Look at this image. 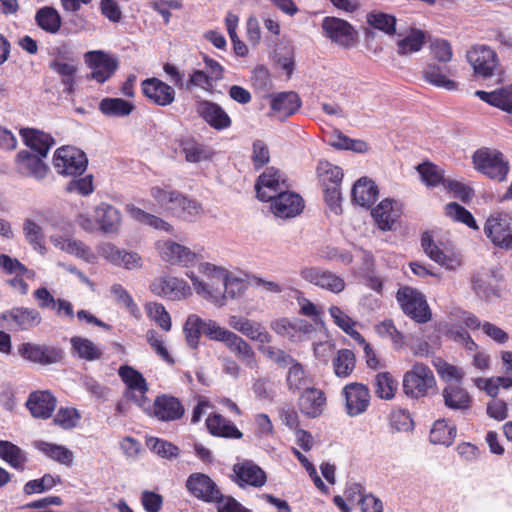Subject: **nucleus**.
I'll list each match as a JSON object with an SVG mask.
<instances>
[{
  "instance_id": "nucleus-1",
  "label": "nucleus",
  "mask_w": 512,
  "mask_h": 512,
  "mask_svg": "<svg viewBox=\"0 0 512 512\" xmlns=\"http://www.w3.org/2000/svg\"><path fill=\"white\" fill-rule=\"evenodd\" d=\"M198 272L203 279H200L193 271L186 273L196 294L216 306H223L225 294H223L222 287L228 271L222 267L204 262L199 264Z\"/></svg>"
},
{
  "instance_id": "nucleus-2",
  "label": "nucleus",
  "mask_w": 512,
  "mask_h": 512,
  "mask_svg": "<svg viewBox=\"0 0 512 512\" xmlns=\"http://www.w3.org/2000/svg\"><path fill=\"white\" fill-rule=\"evenodd\" d=\"M436 385L437 382L433 371L428 365L422 362H415L411 368L404 373L402 379L404 394L414 400L427 397L435 390Z\"/></svg>"
},
{
  "instance_id": "nucleus-3",
  "label": "nucleus",
  "mask_w": 512,
  "mask_h": 512,
  "mask_svg": "<svg viewBox=\"0 0 512 512\" xmlns=\"http://www.w3.org/2000/svg\"><path fill=\"white\" fill-rule=\"evenodd\" d=\"M150 195L161 206L184 219L198 216L202 213L201 205L176 190H166L159 186L150 189Z\"/></svg>"
},
{
  "instance_id": "nucleus-4",
  "label": "nucleus",
  "mask_w": 512,
  "mask_h": 512,
  "mask_svg": "<svg viewBox=\"0 0 512 512\" xmlns=\"http://www.w3.org/2000/svg\"><path fill=\"white\" fill-rule=\"evenodd\" d=\"M76 222L87 232L99 229L105 234L116 233L121 225V214L114 206L101 203L94 210V220L87 214L80 213Z\"/></svg>"
},
{
  "instance_id": "nucleus-5",
  "label": "nucleus",
  "mask_w": 512,
  "mask_h": 512,
  "mask_svg": "<svg viewBox=\"0 0 512 512\" xmlns=\"http://www.w3.org/2000/svg\"><path fill=\"white\" fill-rule=\"evenodd\" d=\"M135 403L149 416L159 421H176L183 417L185 408L174 396L162 394L155 398L151 404L148 399H135Z\"/></svg>"
},
{
  "instance_id": "nucleus-6",
  "label": "nucleus",
  "mask_w": 512,
  "mask_h": 512,
  "mask_svg": "<svg viewBox=\"0 0 512 512\" xmlns=\"http://www.w3.org/2000/svg\"><path fill=\"white\" fill-rule=\"evenodd\" d=\"M472 160L475 169L490 179L498 182L506 180L510 168L500 151L481 148L474 152Z\"/></svg>"
},
{
  "instance_id": "nucleus-7",
  "label": "nucleus",
  "mask_w": 512,
  "mask_h": 512,
  "mask_svg": "<svg viewBox=\"0 0 512 512\" xmlns=\"http://www.w3.org/2000/svg\"><path fill=\"white\" fill-rule=\"evenodd\" d=\"M484 234L500 249L512 250V216L504 211L491 213L484 224Z\"/></svg>"
},
{
  "instance_id": "nucleus-8",
  "label": "nucleus",
  "mask_w": 512,
  "mask_h": 512,
  "mask_svg": "<svg viewBox=\"0 0 512 512\" xmlns=\"http://www.w3.org/2000/svg\"><path fill=\"white\" fill-rule=\"evenodd\" d=\"M397 300L406 315L418 323H426L431 319V311L422 293L411 287L400 288Z\"/></svg>"
},
{
  "instance_id": "nucleus-9",
  "label": "nucleus",
  "mask_w": 512,
  "mask_h": 512,
  "mask_svg": "<svg viewBox=\"0 0 512 512\" xmlns=\"http://www.w3.org/2000/svg\"><path fill=\"white\" fill-rule=\"evenodd\" d=\"M87 163L86 155L71 146L58 148L53 159L57 173L66 176L81 175L86 170Z\"/></svg>"
},
{
  "instance_id": "nucleus-10",
  "label": "nucleus",
  "mask_w": 512,
  "mask_h": 512,
  "mask_svg": "<svg viewBox=\"0 0 512 512\" xmlns=\"http://www.w3.org/2000/svg\"><path fill=\"white\" fill-rule=\"evenodd\" d=\"M466 58L475 75L479 77H492L499 70V60L496 52L486 45L473 46L467 51Z\"/></svg>"
},
{
  "instance_id": "nucleus-11",
  "label": "nucleus",
  "mask_w": 512,
  "mask_h": 512,
  "mask_svg": "<svg viewBox=\"0 0 512 512\" xmlns=\"http://www.w3.org/2000/svg\"><path fill=\"white\" fill-rule=\"evenodd\" d=\"M150 289L155 295L173 301H182L192 295V289L184 279L169 275L156 278Z\"/></svg>"
},
{
  "instance_id": "nucleus-12",
  "label": "nucleus",
  "mask_w": 512,
  "mask_h": 512,
  "mask_svg": "<svg viewBox=\"0 0 512 512\" xmlns=\"http://www.w3.org/2000/svg\"><path fill=\"white\" fill-rule=\"evenodd\" d=\"M289 187L286 177L276 168H267L255 184L257 197L261 201H271Z\"/></svg>"
},
{
  "instance_id": "nucleus-13",
  "label": "nucleus",
  "mask_w": 512,
  "mask_h": 512,
  "mask_svg": "<svg viewBox=\"0 0 512 512\" xmlns=\"http://www.w3.org/2000/svg\"><path fill=\"white\" fill-rule=\"evenodd\" d=\"M157 250L163 261L175 266L189 267L198 260L196 252L171 240L159 241Z\"/></svg>"
},
{
  "instance_id": "nucleus-14",
  "label": "nucleus",
  "mask_w": 512,
  "mask_h": 512,
  "mask_svg": "<svg viewBox=\"0 0 512 512\" xmlns=\"http://www.w3.org/2000/svg\"><path fill=\"white\" fill-rule=\"evenodd\" d=\"M18 352L24 359L41 365L56 364L64 358L61 348L50 345L23 343L19 346Z\"/></svg>"
},
{
  "instance_id": "nucleus-15",
  "label": "nucleus",
  "mask_w": 512,
  "mask_h": 512,
  "mask_svg": "<svg viewBox=\"0 0 512 512\" xmlns=\"http://www.w3.org/2000/svg\"><path fill=\"white\" fill-rule=\"evenodd\" d=\"M85 61L90 67L91 78L99 83L107 81L117 70V60L108 53L98 50L85 54Z\"/></svg>"
},
{
  "instance_id": "nucleus-16",
  "label": "nucleus",
  "mask_w": 512,
  "mask_h": 512,
  "mask_svg": "<svg viewBox=\"0 0 512 512\" xmlns=\"http://www.w3.org/2000/svg\"><path fill=\"white\" fill-rule=\"evenodd\" d=\"M141 88L144 96L155 105L166 107L175 101L174 88L156 77L143 80Z\"/></svg>"
},
{
  "instance_id": "nucleus-17",
  "label": "nucleus",
  "mask_w": 512,
  "mask_h": 512,
  "mask_svg": "<svg viewBox=\"0 0 512 512\" xmlns=\"http://www.w3.org/2000/svg\"><path fill=\"white\" fill-rule=\"evenodd\" d=\"M325 35L333 42L350 47L355 42L356 31L345 20L336 17H326L322 22Z\"/></svg>"
},
{
  "instance_id": "nucleus-18",
  "label": "nucleus",
  "mask_w": 512,
  "mask_h": 512,
  "mask_svg": "<svg viewBox=\"0 0 512 512\" xmlns=\"http://www.w3.org/2000/svg\"><path fill=\"white\" fill-rule=\"evenodd\" d=\"M3 319L12 329L19 331L31 330L42 321L40 312L28 307H13L3 314Z\"/></svg>"
},
{
  "instance_id": "nucleus-19",
  "label": "nucleus",
  "mask_w": 512,
  "mask_h": 512,
  "mask_svg": "<svg viewBox=\"0 0 512 512\" xmlns=\"http://www.w3.org/2000/svg\"><path fill=\"white\" fill-rule=\"evenodd\" d=\"M270 202L273 214L282 219L296 217L304 208L301 196L289 191L279 193Z\"/></svg>"
},
{
  "instance_id": "nucleus-20",
  "label": "nucleus",
  "mask_w": 512,
  "mask_h": 512,
  "mask_svg": "<svg viewBox=\"0 0 512 512\" xmlns=\"http://www.w3.org/2000/svg\"><path fill=\"white\" fill-rule=\"evenodd\" d=\"M228 324L232 329L260 345L269 344L272 341V336L260 323L248 318L232 315L229 317Z\"/></svg>"
},
{
  "instance_id": "nucleus-21",
  "label": "nucleus",
  "mask_w": 512,
  "mask_h": 512,
  "mask_svg": "<svg viewBox=\"0 0 512 512\" xmlns=\"http://www.w3.org/2000/svg\"><path fill=\"white\" fill-rule=\"evenodd\" d=\"M300 275L305 281L333 293H340L345 289V281L340 276L329 271L317 268H304L301 270Z\"/></svg>"
},
{
  "instance_id": "nucleus-22",
  "label": "nucleus",
  "mask_w": 512,
  "mask_h": 512,
  "mask_svg": "<svg viewBox=\"0 0 512 512\" xmlns=\"http://www.w3.org/2000/svg\"><path fill=\"white\" fill-rule=\"evenodd\" d=\"M346 399V409L350 416L365 412L369 406L370 394L366 386L360 383H350L343 389Z\"/></svg>"
},
{
  "instance_id": "nucleus-23",
  "label": "nucleus",
  "mask_w": 512,
  "mask_h": 512,
  "mask_svg": "<svg viewBox=\"0 0 512 512\" xmlns=\"http://www.w3.org/2000/svg\"><path fill=\"white\" fill-rule=\"evenodd\" d=\"M189 492L198 499L205 502H213L219 498L220 490L215 482L202 473L191 474L186 482Z\"/></svg>"
},
{
  "instance_id": "nucleus-24",
  "label": "nucleus",
  "mask_w": 512,
  "mask_h": 512,
  "mask_svg": "<svg viewBox=\"0 0 512 512\" xmlns=\"http://www.w3.org/2000/svg\"><path fill=\"white\" fill-rule=\"evenodd\" d=\"M199 116L212 128L223 130L231 126V118L225 110L215 102L201 100L196 107Z\"/></svg>"
},
{
  "instance_id": "nucleus-25",
  "label": "nucleus",
  "mask_w": 512,
  "mask_h": 512,
  "mask_svg": "<svg viewBox=\"0 0 512 512\" xmlns=\"http://www.w3.org/2000/svg\"><path fill=\"white\" fill-rule=\"evenodd\" d=\"M421 245L424 252L431 260L445 267L447 270L456 271L461 266L462 260L460 255L456 253L446 254L443 252L433 242L428 233L422 235Z\"/></svg>"
},
{
  "instance_id": "nucleus-26",
  "label": "nucleus",
  "mask_w": 512,
  "mask_h": 512,
  "mask_svg": "<svg viewBox=\"0 0 512 512\" xmlns=\"http://www.w3.org/2000/svg\"><path fill=\"white\" fill-rule=\"evenodd\" d=\"M44 158L41 155L22 150L17 154L16 159L18 171L24 176L42 180L46 177L48 170L47 165L43 162Z\"/></svg>"
},
{
  "instance_id": "nucleus-27",
  "label": "nucleus",
  "mask_w": 512,
  "mask_h": 512,
  "mask_svg": "<svg viewBox=\"0 0 512 512\" xmlns=\"http://www.w3.org/2000/svg\"><path fill=\"white\" fill-rule=\"evenodd\" d=\"M442 397L444 405L455 411H466L472 404V398L461 382L448 383L442 390Z\"/></svg>"
},
{
  "instance_id": "nucleus-28",
  "label": "nucleus",
  "mask_w": 512,
  "mask_h": 512,
  "mask_svg": "<svg viewBox=\"0 0 512 512\" xmlns=\"http://www.w3.org/2000/svg\"><path fill=\"white\" fill-rule=\"evenodd\" d=\"M326 407L325 393L315 387H307L299 398L301 412L309 418H317Z\"/></svg>"
},
{
  "instance_id": "nucleus-29",
  "label": "nucleus",
  "mask_w": 512,
  "mask_h": 512,
  "mask_svg": "<svg viewBox=\"0 0 512 512\" xmlns=\"http://www.w3.org/2000/svg\"><path fill=\"white\" fill-rule=\"evenodd\" d=\"M118 374L128 387V397L135 402V399H148L146 392L148 385L140 372L133 367L123 365L119 368Z\"/></svg>"
},
{
  "instance_id": "nucleus-30",
  "label": "nucleus",
  "mask_w": 512,
  "mask_h": 512,
  "mask_svg": "<svg viewBox=\"0 0 512 512\" xmlns=\"http://www.w3.org/2000/svg\"><path fill=\"white\" fill-rule=\"evenodd\" d=\"M26 406L35 418H49L56 407V398L49 391L32 392Z\"/></svg>"
},
{
  "instance_id": "nucleus-31",
  "label": "nucleus",
  "mask_w": 512,
  "mask_h": 512,
  "mask_svg": "<svg viewBox=\"0 0 512 512\" xmlns=\"http://www.w3.org/2000/svg\"><path fill=\"white\" fill-rule=\"evenodd\" d=\"M400 208L397 202L390 199L381 201L371 211V215L378 227L383 231L392 230L397 219L400 217Z\"/></svg>"
},
{
  "instance_id": "nucleus-32",
  "label": "nucleus",
  "mask_w": 512,
  "mask_h": 512,
  "mask_svg": "<svg viewBox=\"0 0 512 512\" xmlns=\"http://www.w3.org/2000/svg\"><path fill=\"white\" fill-rule=\"evenodd\" d=\"M225 346L249 369L258 367L254 350L247 341L236 333L231 334Z\"/></svg>"
},
{
  "instance_id": "nucleus-33",
  "label": "nucleus",
  "mask_w": 512,
  "mask_h": 512,
  "mask_svg": "<svg viewBox=\"0 0 512 512\" xmlns=\"http://www.w3.org/2000/svg\"><path fill=\"white\" fill-rule=\"evenodd\" d=\"M26 146L37 152V155L46 157L55 141L50 134L37 129L26 128L20 131Z\"/></svg>"
},
{
  "instance_id": "nucleus-34",
  "label": "nucleus",
  "mask_w": 512,
  "mask_h": 512,
  "mask_svg": "<svg viewBox=\"0 0 512 512\" xmlns=\"http://www.w3.org/2000/svg\"><path fill=\"white\" fill-rule=\"evenodd\" d=\"M70 343L72 354L82 360L93 362L102 358V349L88 338L74 336L70 339Z\"/></svg>"
},
{
  "instance_id": "nucleus-35",
  "label": "nucleus",
  "mask_w": 512,
  "mask_h": 512,
  "mask_svg": "<svg viewBox=\"0 0 512 512\" xmlns=\"http://www.w3.org/2000/svg\"><path fill=\"white\" fill-rule=\"evenodd\" d=\"M180 146L185 160L190 163L207 161L214 155V151L210 146L200 143L193 138L183 139Z\"/></svg>"
},
{
  "instance_id": "nucleus-36",
  "label": "nucleus",
  "mask_w": 512,
  "mask_h": 512,
  "mask_svg": "<svg viewBox=\"0 0 512 512\" xmlns=\"http://www.w3.org/2000/svg\"><path fill=\"white\" fill-rule=\"evenodd\" d=\"M475 95L505 112L512 111V84L492 92L477 90Z\"/></svg>"
},
{
  "instance_id": "nucleus-37",
  "label": "nucleus",
  "mask_w": 512,
  "mask_h": 512,
  "mask_svg": "<svg viewBox=\"0 0 512 512\" xmlns=\"http://www.w3.org/2000/svg\"><path fill=\"white\" fill-rule=\"evenodd\" d=\"M234 472L237 479L241 482L240 485L244 483L254 487H261L266 483V473L252 462L247 461L236 465Z\"/></svg>"
},
{
  "instance_id": "nucleus-38",
  "label": "nucleus",
  "mask_w": 512,
  "mask_h": 512,
  "mask_svg": "<svg viewBox=\"0 0 512 512\" xmlns=\"http://www.w3.org/2000/svg\"><path fill=\"white\" fill-rule=\"evenodd\" d=\"M206 425L212 435L225 438H242V432L229 420L220 414L210 415L206 420Z\"/></svg>"
},
{
  "instance_id": "nucleus-39",
  "label": "nucleus",
  "mask_w": 512,
  "mask_h": 512,
  "mask_svg": "<svg viewBox=\"0 0 512 512\" xmlns=\"http://www.w3.org/2000/svg\"><path fill=\"white\" fill-rule=\"evenodd\" d=\"M378 196V188L375 183L366 178H360L352 188V197L354 201L363 207H369Z\"/></svg>"
},
{
  "instance_id": "nucleus-40",
  "label": "nucleus",
  "mask_w": 512,
  "mask_h": 512,
  "mask_svg": "<svg viewBox=\"0 0 512 512\" xmlns=\"http://www.w3.org/2000/svg\"><path fill=\"white\" fill-rule=\"evenodd\" d=\"M447 69L436 64H427L422 71L423 78L428 83L452 91L457 89V83L448 78Z\"/></svg>"
},
{
  "instance_id": "nucleus-41",
  "label": "nucleus",
  "mask_w": 512,
  "mask_h": 512,
  "mask_svg": "<svg viewBox=\"0 0 512 512\" xmlns=\"http://www.w3.org/2000/svg\"><path fill=\"white\" fill-rule=\"evenodd\" d=\"M34 446L48 458L65 466H71L74 460V454L67 447L49 443L46 441H36Z\"/></svg>"
},
{
  "instance_id": "nucleus-42",
  "label": "nucleus",
  "mask_w": 512,
  "mask_h": 512,
  "mask_svg": "<svg viewBox=\"0 0 512 512\" xmlns=\"http://www.w3.org/2000/svg\"><path fill=\"white\" fill-rule=\"evenodd\" d=\"M26 242L40 255H45V236L42 227L30 218H26L22 225Z\"/></svg>"
},
{
  "instance_id": "nucleus-43",
  "label": "nucleus",
  "mask_w": 512,
  "mask_h": 512,
  "mask_svg": "<svg viewBox=\"0 0 512 512\" xmlns=\"http://www.w3.org/2000/svg\"><path fill=\"white\" fill-rule=\"evenodd\" d=\"M134 104L122 98H104L99 103V110L109 117H126L134 110Z\"/></svg>"
},
{
  "instance_id": "nucleus-44",
  "label": "nucleus",
  "mask_w": 512,
  "mask_h": 512,
  "mask_svg": "<svg viewBox=\"0 0 512 512\" xmlns=\"http://www.w3.org/2000/svg\"><path fill=\"white\" fill-rule=\"evenodd\" d=\"M37 25L47 33L56 34L62 25L58 11L50 6L40 8L35 15Z\"/></svg>"
},
{
  "instance_id": "nucleus-45",
  "label": "nucleus",
  "mask_w": 512,
  "mask_h": 512,
  "mask_svg": "<svg viewBox=\"0 0 512 512\" xmlns=\"http://www.w3.org/2000/svg\"><path fill=\"white\" fill-rule=\"evenodd\" d=\"M300 105L301 102L298 94L292 91L279 93L271 101L272 109L283 116L293 114Z\"/></svg>"
},
{
  "instance_id": "nucleus-46",
  "label": "nucleus",
  "mask_w": 512,
  "mask_h": 512,
  "mask_svg": "<svg viewBox=\"0 0 512 512\" xmlns=\"http://www.w3.org/2000/svg\"><path fill=\"white\" fill-rule=\"evenodd\" d=\"M456 437V428L449 426L445 420H437L434 422L430 431V441L433 444H441L449 446Z\"/></svg>"
},
{
  "instance_id": "nucleus-47",
  "label": "nucleus",
  "mask_w": 512,
  "mask_h": 512,
  "mask_svg": "<svg viewBox=\"0 0 512 512\" xmlns=\"http://www.w3.org/2000/svg\"><path fill=\"white\" fill-rule=\"evenodd\" d=\"M398 383L388 372H381L375 376L374 391L375 394L385 400H390L395 396Z\"/></svg>"
},
{
  "instance_id": "nucleus-48",
  "label": "nucleus",
  "mask_w": 512,
  "mask_h": 512,
  "mask_svg": "<svg viewBox=\"0 0 512 512\" xmlns=\"http://www.w3.org/2000/svg\"><path fill=\"white\" fill-rule=\"evenodd\" d=\"M110 292L114 297L117 305L125 308L127 312L135 319L141 318V312L134 302L132 296L128 291L120 284H113L110 288Z\"/></svg>"
},
{
  "instance_id": "nucleus-49",
  "label": "nucleus",
  "mask_w": 512,
  "mask_h": 512,
  "mask_svg": "<svg viewBox=\"0 0 512 512\" xmlns=\"http://www.w3.org/2000/svg\"><path fill=\"white\" fill-rule=\"evenodd\" d=\"M286 383L291 391L306 389L310 383V379L306 375L303 366L296 359L294 360V363L289 365Z\"/></svg>"
},
{
  "instance_id": "nucleus-50",
  "label": "nucleus",
  "mask_w": 512,
  "mask_h": 512,
  "mask_svg": "<svg viewBox=\"0 0 512 512\" xmlns=\"http://www.w3.org/2000/svg\"><path fill=\"white\" fill-rule=\"evenodd\" d=\"M205 321L196 314H191L187 317L183 327L186 341L189 347L195 349L199 343L201 333L204 334Z\"/></svg>"
},
{
  "instance_id": "nucleus-51",
  "label": "nucleus",
  "mask_w": 512,
  "mask_h": 512,
  "mask_svg": "<svg viewBox=\"0 0 512 512\" xmlns=\"http://www.w3.org/2000/svg\"><path fill=\"white\" fill-rule=\"evenodd\" d=\"M0 457L15 469H23L25 453L9 441H0Z\"/></svg>"
},
{
  "instance_id": "nucleus-52",
  "label": "nucleus",
  "mask_w": 512,
  "mask_h": 512,
  "mask_svg": "<svg viewBox=\"0 0 512 512\" xmlns=\"http://www.w3.org/2000/svg\"><path fill=\"white\" fill-rule=\"evenodd\" d=\"M425 43V34L422 30L411 29L410 33L403 39L398 41V53L408 55L418 52Z\"/></svg>"
},
{
  "instance_id": "nucleus-53",
  "label": "nucleus",
  "mask_w": 512,
  "mask_h": 512,
  "mask_svg": "<svg viewBox=\"0 0 512 512\" xmlns=\"http://www.w3.org/2000/svg\"><path fill=\"white\" fill-rule=\"evenodd\" d=\"M50 68L62 76V84L65 86L64 92L72 94L74 91V77L77 67L73 63L54 60L51 62Z\"/></svg>"
},
{
  "instance_id": "nucleus-54",
  "label": "nucleus",
  "mask_w": 512,
  "mask_h": 512,
  "mask_svg": "<svg viewBox=\"0 0 512 512\" xmlns=\"http://www.w3.org/2000/svg\"><path fill=\"white\" fill-rule=\"evenodd\" d=\"M417 170L421 176L422 181L428 187H436L439 184L443 185V182L446 179L444 170L430 162H425L418 165Z\"/></svg>"
},
{
  "instance_id": "nucleus-55",
  "label": "nucleus",
  "mask_w": 512,
  "mask_h": 512,
  "mask_svg": "<svg viewBox=\"0 0 512 512\" xmlns=\"http://www.w3.org/2000/svg\"><path fill=\"white\" fill-rule=\"evenodd\" d=\"M445 214L453 221L463 223L471 229H479V226L471 212L456 202L448 203L445 206Z\"/></svg>"
},
{
  "instance_id": "nucleus-56",
  "label": "nucleus",
  "mask_w": 512,
  "mask_h": 512,
  "mask_svg": "<svg viewBox=\"0 0 512 512\" xmlns=\"http://www.w3.org/2000/svg\"><path fill=\"white\" fill-rule=\"evenodd\" d=\"M146 446L164 459L172 460L179 456V448L164 439L157 437L147 438Z\"/></svg>"
},
{
  "instance_id": "nucleus-57",
  "label": "nucleus",
  "mask_w": 512,
  "mask_h": 512,
  "mask_svg": "<svg viewBox=\"0 0 512 512\" xmlns=\"http://www.w3.org/2000/svg\"><path fill=\"white\" fill-rule=\"evenodd\" d=\"M333 367L338 377H348L355 367L354 353L348 349L339 350L333 360Z\"/></svg>"
},
{
  "instance_id": "nucleus-58",
  "label": "nucleus",
  "mask_w": 512,
  "mask_h": 512,
  "mask_svg": "<svg viewBox=\"0 0 512 512\" xmlns=\"http://www.w3.org/2000/svg\"><path fill=\"white\" fill-rule=\"evenodd\" d=\"M317 171L324 186L340 185L343 179L342 169L328 161H320Z\"/></svg>"
},
{
  "instance_id": "nucleus-59",
  "label": "nucleus",
  "mask_w": 512,
  "mask_h": 512,
  "mask_svg": "<svg viewBox=\"0 0 512 512\" xmlns=\"http://www.w3.org/2000/svg\"><path fill=\"white\" fill-rule=\"evenodd\" d=\"M145 311L148 317L155 321L163 330L169 331L171 329V317L162 304L148 302L145 305Z\"/></svg>"
},
{
  "instance_id": "nucleus-60",
  "label": "nucleus",
  "mask_w": 512,
  "mask_h": 512,
  "mask_svg": "<svg viewBox=\"0 0 512 512\" xmlns=\"http://www.w3.org/2000/svg\"><path fill=\"white\" fill-rule=\"evenodd\" d=\"M0 267L6 274H13L15 276H26L27 278H34L35 273L29 270L18 259L12 258L9 255H0Z\"/></svg>"
},
{
  "instance_id": "nucleus-61",
  "label": "nucleus",
  "mask_w": 512,
  "mask_h": 512,
  "mask_svg": "<svg viewBox=\"0 0 512 512\" xmlns=\"http://www.w3.org/2000/svg\"><path fill=\"white\" fill-rule=\"evenodd\" d=\"M329 314L334 323L346 334L350 335L354 339L361 338V334L354 329L355 322L339 307L331 306L329 308Z\"/></svg>"
},
{
  "instance_id": "nucleus-62",
  "label": "nucleus",
  "mask_w": 512,
  "mask_h": 512,
  "mask_svg": "<svg viewBox=\"0 0 512 512\" xmlns=\"http://www.w3.org/2000/svg\"><path fill=\"white\" fill-rule=\"evenodd\" d=\"M58 483H60L59 477H54L51 474H45L40 479H35L27 482L24 486V493L27 495L43 493L45 491H49Z\"/></svg>"
},
{
  "instance_id": "nucleus-63",
  "label": "nucleus",
  "mask_w": 512,
  "mask_h": 512,
  "mask_svg": "<svg viewBox=\"0 0 512 512\" xmlns=\"http://www.w3.org/2000/svg\"><path fill=\"white\" fill-rule=\"evenodd\" d=\"M446 336L461 345L466 351H476L478 345L462 326H452L446 331Z\"/></svg>"
},
{
  "instance_id": "nucleus-64",
  "label": "nucleus",
  "mask_w": 512,
  "mask_h": 512,
  "mask_svg": "<svg viewBox=\"0 0 512 512\" xmlns=\"http://www.w3.org/2000/svg\"><path fill=\"white\" fill-rule=\"evenodd\" d=\"M215 80L203 70H193L189 76L188 81L185 83L184 88L191 90L199 88L207 92H212Z\"/></svg>"
}]
</instances>
